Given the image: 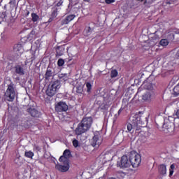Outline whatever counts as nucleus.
I'll list each match as a JSON object with an SVG mask.
<instances>
[{
	"mask_svg": "<svg viewBox=\"0 0 179 179\" xmlns=\"http://www.w3.org/2000/svg\"><path fill=\"white\" fill-rule=\"evenodd\" d=\"M155 1L156 0H145L144 3H148L149 5H152V3L155 2Z\"/></svg>",
	"mask_w": 179,
	"mask_h": 179,
	"instance_id": "obj_34",
	"label": "nucleus"
},
{
	"mask_svg": "<svg viewBox=\"0 0 179 179\" xmlns=\"http://www.w3.org/2000/svg\"><path fill=\"white\" fill-rule=\"evenodd\" d=\"M106 3L110 4L113 3V2H115V0H105Z\"/></svg>",
	"mask_w": 179,
	"mask_h": 179,
	"instance_id": "obj_37",
	"label": "nucleus"
},
{
	"mask_svg": "<svg viewBox=\"0 0 179 179\" xmlns=\"http://www.w3.org/2000/svg\"><path fill=\"white\" fill-rule=\"evenodd\" d=\"M16 80H20V78L19 77H17Z\"/></svg>",
	"mask_w": 179,
	"mask_h": 179,
	"instance_id": "obj_43",
	"label": "nucleus"
},
{
	"mask_svg": "<svg viewBox=\"0 0 179 179\" xmlns=\"http://www.w3.org/2000/svg\"><path fill=\"white\" fill-rule=\"evenodd\" d=\"M13 50L15 52H19L23 50V45L21 43L14 45Z\"/></svg>",
	"mask_w": 179,
	"mask_h": 179,
	"instance_id": "obj_19",
	"label": "nucleus"
},
{
	"mask_svg": "<svg viewBox=\"0 0 179 179\" xmlns=\"http://www.w3.org/2000/svg\"><path fill=\"white\" fill-rule=\"evenodd\" d=\"M93 30H94V27H93L89 26L88 27L85 28L84 31L85 36H90L93 32Z\"/></svg>",
	"mask_w": 179,
	"mask_h": 179,
	"instance_id": "obj_18",
	"label": "nucleus"
},
{
	"mask_svg": "<svg viewBox=\"0 0 179 179\" xmlns=\"http://www.w3.org/2000/svg\"><path fill=\"white\" fill-rule=\"evenodd\" d=\"M29 11H28V12H27V15H29Z\"/></svg>",
	"mask_w": 179,
	"mask_h": 179,
	"instance_id": "obj_45",
	"label": "nucleus"
},
{
	"mask_svg": "<svg viewBox=\"0 0 179 179\" xmlns=\"http://www.w3.org/2000/svg\"><path fill=\"white\" fill-rule=\"evenodd\" d=\"M55 110L58 113L68 111V105L65 102H59L55 107Z\"/></svg>",
	"mask_w": 179,
	"mask_h": 179,
	"instance_id": "obj_7",
	"label": "nucleus"
},
{
	"mask_svg": "<svg viewBox=\"0 0 179 179\" xmlns=\"http://www.w3.org/2000/svg\"><path fill=\"white\" fill-rule=\"evenodd\" d=\"M87 92L89 93L92 90V84L90 83H86Z\"/></svg>",
	"mask_w": 179,
	"mask_h": 179,
	"instance_id": "obj_29",
	"label": "nucleus"
},
{
	"mask_svg": "<svg viewBox=\"0 0 179 179\" xmlns=\"http://www.w3.org/2000/svg\"><path fill=\"white\" fill-rule=\"evenodd\" d=\"M23 66H24V65L17 64L15 66L14 69L17 75H19L20 76H23L25 75L26 71Z\"/></svg>",
	"mask_w": 179,
	"mask_h": 179,
	"instance_id": "obj_9",
	"label": "nucleus"
},
{
	"mask_svg": "<svg viewBox=\"0 0 179 179\" xmlns=\"http://www.w3.org/2000/svg\"><path fill=\"white\" fill-rule=\"evenodd\" d=\"M71 156H72L71 150L66 149L64 151L63 155L59 157V162H69V157Z\"/></svg>",
	"mask_w": 179,
	"mask_h": 179,
	"instance_id": "obj_8",
	"label": "nucleus"
},
{
	"mask_svg": "<svg viewBox=\"0 0 179 179\" xmlns=\"http://www.w3.org/2000/svg\"><path fill=\"white\" fill-rule=\"evenodd\" d=\"M127 131L128 132L132 131V124L131 123L127 124Z\"/></svg>",
	"mask_w": 179,
	"mask_h": 179,
	"instance_id": "obj_35",
	"label": "nucleus"
},
{
	"mask_svg": "<svg viewBox=\"0 0 179 179\" xmlns=\"http://www.w3.org/2000/svg\"><path fill=\"white\" fill-rule=\"evenodd\" d=\"M27 113L34 118H40L41 117V112H38L36 108H28Z\"/></svg>",
	"mask_w": 179,
	"mask_h": 179,
	"instance_id": "obj_10",
	"label": "nucleus"
},
{
	"mask_svg": "<svg viewBox=\"0 0 179 179\" xmlns=\"http://www.w3.org/2000/svg\"><path fill=\"white\" fill-rule=\"evenodd\" d=\"M56 57H62L64 54L65 53V46L61 45L57 46L56 48Z\"/></svg>",
	"mask_w": 179,
	"mask_h": 179,
	"instance_id": "obj_14",
	"label": "nucleus"
},
{
	"mask_svg": "<svg viewBox=\"0 0 179 179\" xmlns=\"http://www.w3.org/2000/svg\"><path fill=\"white\" fill-rule=\"evenodd\" d=\"M158 171L161 176H166L167 174V166L164 164H160L158 166Z\"/></svg>",
	"mask_w": 179,
	"mask_h": 179,
	"instance_id": "obj_16",
	"label": "nucleus"
},
{
	"mask_svg": "<svg viewBox=\"0 0 179 179\" xmlns=\"http://www.w3.org/2000/svg\"><path fill=\"white\" fill-rule=\"evenodd\" d=\"M3 17H0V24L2 23V22H5V18L6 17V14L4 13Z\"/></svg>",
	"mask_w": 179,
	"mask_h": 179,
	"instance_id": "obj_33",
	"label": "nucleus"
},
{
	"mask_svg": "<svg viewBox=\"0 0 179 179\" xmlns=\"http://www.w3.org/2000/svg\"><path fill=\"white\" fill-rule=\"evenodd\" d=\"M34 150L36 152V153H38L39 152H41V146L37 145V144H35L34 145Z\"/></svg>",
	"mask_w": 179,
	"mask_h": 179,
	"instance_id": "obj_27",
	"label": "nucleus"
},
{
	"mask_svg": "<svg viewBox=\"0 0 179 179\" xmlns=\"http://www.w3.org/2000/svg\"><path fill=\"white\" fill-rule=\"evenodd\" d=\"M91 145L92 146H93V148H99V146L101 145V141L99 138L98 135H95L93 136L91 141Z\"/></svg>",
	"mask_w": 179,
	"mask_h": 179,
	"instance_id": "obj_13",
	"label": "nucleus"
},
{
	"mask_svg": "<svg viewBox=\"0 0 179 179\" xmlns=\"http://www.w3.org/2000/svg\"><path fill=\"white\" fill-rule=\"evenodd\" d=\"M118 76V71L117 69H113L110 71V78H117Z\"/></svg>",
	"mask_w": 179,
	"mask_h": 179,
	"instance_id": "obj_24",
	"label": "nucleus"
},
{
	"mask_svg": "<svg viewBox=\"0 0 179 179\" xmlns=\"http://www.w3.org/2000/svg\"><path fill=\"white\" fill-rule=\"evenodd\" d=\"M92 125H93V117H84L75 129L76 135L79 136L83 134H86L92 128Z\"/></svg>",
	"mask_w": 179,
	"mask_h": 179,
	"instance_id": "obj_1",
	"label": "nucleus"
},
{
	"mask_svg": "<svg viewBox=\"0 0 179 179\" xmlns=\"http://www.w3.org/2000/svg\"><path fill=\"white\" fill-rule=\"evenodd\" d=\"M177 0H170L169 1H166V5H171L173 3H176Z\"/></svg>",
	"mask_w": 179,
	"mask_h": 179,
	"instance_id": "obj_32",
	"label": "nucleus"
},
{
	"mask_svg": "<svg viewBox=\"0 0 179 179\" xmlns=\"http://www.w3.org/2000/svg\"><path fill=\"white\" fill-rule=\"evenodd\" d=\"M130 164L132 166L133 169H136L139 167L141 162H142V158L139 154H132L129 157Z\"/></svg>",
	"mask_w": 179,
	"mask_h": 179,
	"instance_id": "obj_4",
	"label": "nucleus"
},
{
	"mask_svg": "<svg viewBox=\"0 0 179 179\" xmlns=\"http://www.w3.org/2000/svg\"><path fill=\"white\" fill-rule=\"evenodd\" d=\"M176 115V117L179 120V109L177 110Z\"/></svg>",
	"mask_w": 179,
	"mask_h": 179,
	"instance_id": "obj_40",
	"label": "nucleus"
},
{
	"mask_svg": "<svg viewBox=\"0 0 179 179\" xmlns=\"http://www.w3.org/2000/svg\"><path fill=\"white\" fill-rule=\"evenodd\" d=\"M159 44L163 47H166L169 45V40L167 39H162L159 42Z\"/></svg>",
	"mask_w": 179,
	"mask_h": 179,
	"instance_id": "obj_25",
	"label": "nucleus"
},
{
	"mask_svg": "<svg viewBox=\"0 0 179 179\" xmlns=\"http://www.w3.org/2000/svg\"><path fill=\"white\" fill-rule=\"evenodd\" d=\"M152 40H155L156 41L157 40H160V36L155 34L154 36L152 37Z\"/></svg>",
	"mask_w": 179,
	"mask_h": 179,
	"instance_id": "obj_31",
	"label": "nucleus"
},
{
	"mask_svg": "<svg viewBox=\"0 0 179 179\" xmlns=\"http://www.w3.org/2000/svg\"><path fill=\"white\" fill-rule=\"evenodd\" d=\"M10 5H15L16 3V0H10Z\"/></svg>",
	"mask_w": 179,
	"mask_h": 179,
	"instance_id": "obj_38",
	"label": "nucleus"
},
{
	"mask_svg": "<svg viewBox=\"0 0 179 179\" xmlns=\"http://www.w3.org/2000/svg\"><path fill=\"white\" fill-rule=\"evenodd\" d=\"M52 76H54V73L52 72V69L48 67L44 76V79H45V80H50V79H51V78H52Z\"/></svg>",
	"mask_w": 179,
	"mask_h": 179,
	"instance_id": "obj_15",
	"label": "nucleus"
},
{
	"mask_svg": "<svg viewBox=\"0 0 179 179\" xmlns=\"http://www.w3.org/2000/svg\"><path fill=\"white\" fill-rule=\"evenodd\" d=\"M104 108H106V106H104Z\"/></svg>",
	"mask_w": 179,
	"mask_h": 179,
	"instance_id": "obj_46",
	"label": "nucleus"
},
{
	"mask_svg": "<svg viewBox=\"0 0 179 179\" xmlns=\"http://www.w3.org/2000/svg\"><path fill=\"white\" fill-rule=\"evenodd\" d=\"M76 92H77V93H82V92H83V90L82 89V87H76Z\"/></svg>",
	"mask_w": 179,
	"mask_h": 179,
	"instance_id": "obj_36",
	"label": "nucleus"
},
{
	"mask_svg": "<svg viewBox=\"0 0 179 179\" xmlns=\"http://www.w3.org/2000/svg\"><path fill=\"white\" fill-rule=\"evenodd\" d=\"M65 64V60H64L63 59H59L57 61V65L59 66H64Z\"/></svg>",
	"mask_w": 179,
	"mask_h": 179,
	"instance_id": "obj_28",
	"label": "nucleus"
},
{
	"mask_svg": "<svg viewBox=\"0 0 179 179\" xmlns=\"http://www.w3.org/2000/svg\"><path fill=\"white\" fill-rule=\"evenodd\" d=\"M24 156L25 157H27V159H33V157L34 156V152L31 151H25Z\"/></svg>",
	"mask_w": 179,
	"mask_h": 179,
	"instance_id": "obj_20",
	"label": "nucleus"
},
{
	"mask_svg": "<svg viewBox=\"0 0 179 179\" xmlns=\"http://www.w3.org/2000/svg\"><path fill=\"white\" fill-rule=\"evenodd\" d=\"M52 20H54V17H50L48 22V23H51V22H52Z\"/></svg>",
	"mask_w": 179,
	"mask_h": 179,
	"instance_id": "obj_41",
	"label": "nucleus"
},
{
	"mask_svg": "<svg viewBox=\"0 0 179 179\" xmlns=\"http://www.w3.org/2000/svg\"><path fill=\"white\" fill-rule=\"evenodd\" d=\"M121 113H122V109H120L117 112V115H120V114H121Z\"/></svg>",
	"mask_w": 179,
	"mask_h": 179,
	"instance_id": "obj_42",
	"label": "nucleus"
},
{
	"mask_svg": "<svg viewBox=\"0 0 179 179\" xmlns=\"http://www.w3.org/2000/svg\"><path fill=\"white\" fill-rule=\"evenodd\" d=\"M117 166L120 169H128L131 167V163L128 156L123 155L120 161L117 162Z\"/></svg>",
	"mask_w": 179,
	"mask_h": 179,
	"instance_id": "obj_5",
	"label": "nucleus"
},
{
	"mask_svg": "<svg viewBox=\"0 0 179 179\" xmlns=\"http://www.w3.org/2000/svg\"><path fill=\"white\" fill-rule=\"evenodd\" d=\"M73 146L74 148H78V146H79V141L77 139L73 141Z\"/></svg>",
	"mask_w": 179,
	"mask_h": 179,
	"instance_id": "obj_30",
	"label": "nucleus"
},
{
	"mask_svg": "<svg viewBox=\"0 0 179 179\" xmlns=\"http://www.w3.org/2000/svg\"><path fill=\"white\" fill-rule=\"evenodd\" d=\"M57 16H58V8H53V10L52 11L50 17H53L54 19H55V17H57Z\"/></svg>",
	"mask_w": 179,
	"mask_h": 179,
	"instance_id": "obj_21",
	"label": "nucleus"
},
{
	"mask_svg": "<svg viewBox=\"0 0 179 179\" xmlns=\"http://www.w3.org/2000/svg\"><path fill=\"white\" fill-rule=\"evenodd\" d=\"M76 17V15L71 14L67 15L64 19L61 21V26H65V24H68L70 22H72L73 19Z\"/></svg>",
	"mask_w": 179,
	"mask_h": 179,
	"instance_id": "obj_12",
	"label": "nucleus"
},
{
	"mask_svg": "<svg viewBox=\"0 0 179 179\" xmlns=\"http://www.w3.org/2000/svg\"><path fill=\"white\" fill-rule=\"evenodd\" d=\"M174 169H176V165L174 164H171L169 169V177H171L174 174Z\"/></svg>",
	"mask_w": 179,
	"mask_h": 179,
	"instance_id": "obj_26",
	"label": "nucleus"
},
{
	"mask_svg": "<svg viewBox=\"0 0 179 179\" xmlns=\"http://www.w3.org/2000/svg\"><path fill=\"white\" fill-rule=\"evenodd\" d=\"M4 96L7 101L12 102L15 100V98L16 97V92L15 91V87H13V83L8 85V88L6 90Z\"/></svg>",
	"mask_w": 179,
	"mask_h": 179,
	"instance_id": "obj_3",
	"label": "nucleus"
},
{
	"mask_svg": "<svg viewBox=\"0 0 179 179\" xmlns=\"http://www.w3.org/2000/svg\"><path fill=\"white\" fill-rule=\"evenodd\" d=\"M90 24H92L93 26H94V24H90Z\"/></svg>",
	"mask_w": 179,
	"mask_h": 179,
	"instance_id": "obj_44",
	"label": "nucleus"
},
{
	"mask_svg": "<svg viewBox=\"0 0 179 179\" xmlns=\"http://www.w3.org/2000/svg\"><path fill=\"white\" fill-rule=\"evenodd\" d=\"M62 3H64V1H62V0H60L57 3V6H61L62 5Z\"/></svg>",
	"mask_w": 179,
	"mask_h": 179,
	"instance_id": "obj_39",
	"label": "nucleus"
},
{
	"mask_svg": "<svg viewBox=\"0 0 179 179\" xmlns=\"http://www.w3.org/2000/svg\"><path fill=\"white\" fill-rule=\"evenodd\" d=\"M31 16L32 17L31 20L34 23H36V22H37V20H38V19H40V17L34 13H32L31 14Z\"/></svg>",
	"mask_w": 179,
	"mask_h": 179,
	"instance_id": "obj_22",
	"label": "nucleus"
},
{
	"mask_svg": "<svg viewBox=\"0 0 179 179\" xmlns=\"http://www.w3.org/2000/svg\"><path fill=\"white\" fill-rule=\"evenodd\" d=\"M61 87V81L59 80H57L52 83H50L48 88L45 91L46 95L49 97H54L57 94V92Z\"/></svg>",
	"mask_w": 179,
	"mask_h": 179,
	"instance_id": "obj_2",
	"label": "nucleus"
},
{
	"mask_svg": "<svg viewBox=\"0 0 179 179\" xmlns=\"http://www.w3.org/2000/svg\"><path fill=\"white\" fill-rule=\"evenodd\" d=\"M154 96L155 92H147L143 95L142 100H143V101H148L149 103L152 101V97H153Z\"/></svg>",
	"mask_w": 179,
	"mask_h": 179,
	"instance_id": "obj_11",
	"label": "nucleus"
},
{
	"mask_svg": "<svg viewBox=\"0 0 179 179\" xmlns=\"http://www.w3.org/2000/svg\"><path fill=\"white\" fill-rule=\"evenodd\" d=\"M60 163H62V164H57L55 165L56 170H58V171H60L61 173H66L71 167L69 161H62Z\"/></svg>",
	"mask_w": 179,
	"mask_h": 179,
	"instance_id": "obj_6",
	"label": "nucleus"
},
{
	"mask_svg": "<svg viewBox=\"0 0 179 179\" xmlns=\"http://www.w3.org/2000/svg\"><path fill=\"white\" fill-rule=\"evenodd\" d=\"M173 92V94H174L175 96L179 95V84L174 87Z\"/></svg>",
	"mask_w": 179,
	"mask_h": 179,
	"instance_id": "obj_23",
	"label": "nucleus"
},
{
	"mask_svg": "<svg viewBox=\"0 0 179 179\" xmlns=\"http://www.w3.org/2000/svg\"><path fill=\"white\" fill-rule=\"evenodd\" d=\"M143 85L145 89H146L147 90H149V92H153V84L149 83V78H147V80H145L143 82Z\"/></svg>",
	"mask_w": 179,
	"mask_h": 179,
	"instance_id": "obj_17",
	"label": "nucleus"
}]
</instances>
